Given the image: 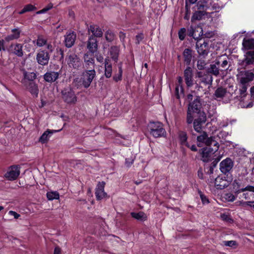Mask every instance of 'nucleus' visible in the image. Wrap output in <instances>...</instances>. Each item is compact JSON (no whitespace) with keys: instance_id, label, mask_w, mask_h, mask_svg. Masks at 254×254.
Returning a JSON list of instances; mask_svg holds the SVG:
<instances>
[{"instance_id":"36","label":"nucleus","mask_w":254,"mask_h":254,"mask_svg":"<svg viewBox=\"0 0 254 254\" xmlns=\"http://www.w3.org/2000/svg\"><path fill=\"white\" fill-rule=\"evenodd\" d=\"M243 46L246 50L254 49V39H244L243 41Z\"/></svg>"},{"instance_id":"26","label":"nucleus","mask_w":254,"mask_h":254,"mask_svg":"<svg viewBox=\"0 0 254 254\" xmlns=\"http://www.w3.org/2000/svg\"><path fill=\"white\" fill-rule=\"evenodd\" d=\"M184 95V89L182 86H176L175 87V90L174 93V96L176 97V99L178 100L177 101V108H180L181 106V103L180 100V99L182 96ZM177 107L175 106V109H176Z\"/></svg>"},{"instance_id":"51","label":"nucleus","mask_w":254,"mask_h":254,"mask_svg":"<svg viewBox=\"0 0 254 254\" xmlns=\"http://www.w3.org/2000/svg\"><path fill=\"white\" fill-rule=\"evenodd\" d=\"M236 197V195L235 194H233L232 193H228L225 194V198L228 201H231L233 202L234 201Z\"/></svg>"},{"instance_id":"5","label":"nucleus","mask_w":254,"mask_h":254,"mask_svg":"<svg viewBox=\"0 0 254 254\" xmlns=\"http://www.w3.org/2000/svg\"><path fill=\"white\" fill-rule=\"evenodd\" d=\"M65 61L70 67L78 69L82 65V61L73 52H69L65 58Z\"/></svg>"},{"instance_id":"40","label":"nucleus","mask_w":254,"mask_h":254,"mask_svg":"<svg viewBox=\"0 0 254 254\" xmlns=\"http://www.w3.org/2000/svg\"><path fill=\"white\" fill-rule=\"evenodd\" d=\"M227 90L223 87L218 88L215 91L214 96L216 98H223L226 95Z\"/></svg>"},{"instance_id":"20","label":"nucleus","mask_w":254,"mask_h":254,"mask_svg":"<svg viewBox=\"0 0 254 254\" xmlns=\"http://www.w3.org/2000/svg\"><path fill=\"white\" fill-rule=\"evenodd\" d=\"M188 32L189 36L192 37L195 40H198L203 34L202 28L198 26L194 28L192 26H190L188 30Z\"/></svg>"},{"instance_id":"53","label":"nucleus","mask_w":254,"mask_h":254,"mask_svg":"<svg viewBox=\"0 0 254 254\" xmlns=\"http://www.w3.org/2000/svg\"><path fill=\"white\" fill-rule=\"evenodd\" d=\"M221 218L223 220L225 221L226 222H231L233 221V220L231 218L230 216L226 214H221Z\"/></svg>"},{"instance_id":"3","label":"nucleus","mask_w":254,"mask_h":254,"mask_svg":"<svg viewBox=\"0 0 254 254\" xmlns=\"http://www.w3.org/2000/svg\"><path fill=\"white\" fill-rule=\"evenodd\" d=\"M148 128L150 135L155 138L164 136L166 133L163 124L159 122H150Z\"/></svg>"},{"instance_id":"27","label":"nucleus","mask_w":254,"mask_h":254,"mask_svg":"<svg viewBox=\"0 0 254 254\" xmlns=\"http://www.w3.org/2000/svg\"><path fill=\"white\" fill-rule=\"evenodd\" d=\"M88 32H91L95 37H101L103 36V32L101 29L97 25H90L88 28Z\"/></svg>"},{"instance_id":"45","label":"nucleus","mask_w":254,"mask_h":254,"mask_svg":"<svg viewBox=\"0 0 254 254\" xmlns=\"http://www.w3.org/2000/svg\"><path fill=\"white\" fill-rule=\"evenodd\" d=\"M204 15L203 11H197L194 12L191 18V21L192 22L196 20H200L202 15Z\"/></svg>"},{"instance_id":"12","label":"nucleus","mask_w":254,"mask_h":254,"mask_svg":"<svg viewBox=\"0 0 254 254\" xmlns=\"http://www.w3.org/2000/svg\"><path fill=\"white\" fill-rule=\"evenodd\" d=\"M19 174V168L17 166H12L9 167L4 176L7 180L13 181L17 178Z\"/></svg>"},{"instance_id":"56","label":"nucleus","mask_w":254,"mask_h":254,"mask_svg":"<svg viewBox=\"0 0 254 254\" xmlns=\"http://www.w3.org/2000/svg\"><path fill=\"white\" fill-rule=\"evenodd\" d=\"M143 38L144 35L142 33L137 34L135 37V43L136 44H139Z\"/></svg>"},{"instance_id":"13","label":"nucleus","mask_w":254,"mask_h":254,"mask_svg":"<svg viewBox=\"0 0 254 254\" xmlns=\"http://www.w3.org/2000/svg\"><path fill=\"white\" fill-rule=\"evenodd\" d=\"M22 83L33 95L35 97L38 96L39 90L37 84L34 81L22 80Z\"/></svg>"},{"instance_id":"22","label":"nucleus","mask_w":254,"mask_h":254,"mask_svg":"<svg viewBox=\"0 0 254 254\" xmlns=\"http://www.w3.org/2000/svg\"><path fill=\"white\" fill-rule=\"evenodd\" d=\"M76 37V34L73 32L67 33L64 36L65 46L67 48L71 47L74 44Z\"/></svg>"},{"instance_id":"54","label":"nucleus","mask_w":254,"mask_h":254,"mask_svg":"<svg viewBox=\"0 0 254 254\" xmlns=\"http://www.w3.org/2000/svg\"><path fill=\"white\" fill-rule=\"evenodd\" d=\"M199 193L202 203L203 204H208L209 201L207 197L205 195L203 194L200 191L199 192Z\"/></svg>"},{"instance_id":"8","label":"nucleus","mask_w":254,"mask_h":254,"mask_svg":"<svg viewBox=\"0 0 254 254\" xmlns=\"http://www.w3.org/2000/svg\"><path fill=\"white\" fill-rule=\"evenodd\" d=\"M62 94L63 100L68 104H74L77 101L75 93L70 88L64 89L62 91Z\"/></svg>"},{"instance_id":"2","label":"nucleus","mask_w":254,"mask_h":254,"mask_svg":"<svg viewBox=\"0 0 254 254\" xmlns=\"http://www.w3.org/2000/svg\"><path fill=\"white\" fill-rule=\"evenodd\" d=\"M191 134L194 138L196 137L197 145L198 147L203 146H212L213 145H217L218 142L216 141L213 136L208 137L207 133L205 131H202L197 134L192 131Z\"/></svg>"},{"instance_id":"41","label":"nucleus","mask_w":254,"mask_h":254,"mask_svg":"<svg viewBox=\"0 0 254 254\" xmlns=\"http://www.w3.org/2000/svg\"><path fill=\"white\" fill-rule=\"evenodd\" d=\"M196 6L197 8V9L199 10V11H204L206 10L207 9H210V5L208 3V2L205 1H199L197 3Z\"/></svg>"},{"instance_id":"55","label":"nucleus","mask_w":254,"mask_h":254,"mask_svg":"<svg viewBox=\"0 0 254 254\" xmlns=\"http://www.w3.org/2000/svg\"><path fill=\"white\" fill-rule=\"evenodd\" d=\"M24 7L25 8L26 12L32 11L37 9L34 5L31 4H27Z\"/></svg>"},{"instance_id":"24","label":"nucleus","mask_w":254,"mask_h":254,"mask_svg":"<svg viewBox=\"0 0 254 254\" xmlns=\"http://www.w3.org/2000/svg\"><path fill=\"white\" fill-rule=\"evenodd\" d=\"M97 47L96 39L93 36H90L88 40L87 48L92 54H94L97 51Z\"/></svg>"},{"instance_id":"42","label":"nucleus","mask_w":254,"mask_h":254,"mask_svg":"<svg viewBox=\"0 0 254 254\" xmlns=\"http://www.w3.org/2000/svg\"><path fill=\"white\" fill-rule=\"evenodd\" d=\"M201 81L205 85H211L213 81V77L209 73L204 74L201 77Z\"/></svg>"},{"instance_id":"38","label":"nucleus","mask_w":254,"mask_h":254,"mask_svg":"<svg viewBox=\"0 0 254 254\" xmlns=\"http://www.w3.org/2000/svg\"><path fill=\"white\" fill-rule=\"evenodd\" d=\"M130 214L133 218L139 221H145L147 219L146 215L142 211L138 213L131 212Z\"/></svg>"},{"instance_id":"28","label":"nucleus","mask_w":254,"mask_h":254,"mask_svg":"<svg viewBox=\"0 0 254 254\" xmlns=\"http://www.w3.org/2000/svg\"><path fill=\"white\" fill-rule=\"evenodd\" d=\"M184 61L187 65H189L192 57V51L191 49H185L183 53Z\"/></svg>"},{"instance_id":"15","label":"nucleus","mask_w":254,"mask_h":254,"mask_svg":"<svg viewBox=\"0 0 254 254\" xmlns=\"http://www.w3.org/2000/svg\"><path fill=\"white\" fill-rule=\"evenodd\" d=\"M33 43H36V45L39 47L46 45L47 50L51 53L54 51V48L51 43H48L47 39L42 36H39L36 40L33 41Z\"/></svg>"},{"instance_id":"4","label":"nucleus","mask_w":254,"mask_h":254,"mask_svg":"<svg viewBox=\"0 0 254 254\" xmlns=\"http://www.w3.org/2000/svg\"><path fill=\"white\" fill-rule=\"evenodd\" d=\"M203 148L201 150V160L204 162H208L213 159V154L218 150L219 145H213Z\"/></svg>"},{"instance_id":"19","label":"nucleus","mask_w":254,"mask_h":254,"mask_svg":"<svg viewBox=\"0 0 254 254\" xmlns=\"http://www.w3.org/2000/svg\"><path fill=\"white\" fill-rule=\"evenodd\" d=\"M93 54L86 53L83 57L85 67L86 69H94L95 62Z\"/></svg>"},{"instance_id":"14","label":"nucleus","mask_w":254,"mask_h":254,"mask_svg":"<svg viewBox=\"0 0 254 254\" xmlns=\"http://www.w3.org/2000/svg\"><path fill=\"white\" fill-rule=\"evenodd\" d=\"M105 186L104 182L98 183L95 190V196L97 200H101L107 196V194L104 191Z\"/></svg>"},{"instance_id":"7","label":"nucleus","mask_w":254,"mask_h":254,"mask_svg":"<svg viewBox=\"0 0 254 254\" xmlns=\"http://www.w3.org/2000/svg\"><path fill=\"white\" fill-rule=\"evenodd\" d=\"M254 79V74L250 71H244L237 75V79L240 85L250 86L249 83Z\"/></svg>"},{"instance_id":"50","label":"nucleus","mask_w":254,"mask_h":254,"mask_svg":"<svg viewBox=\"0 0 254 254\" xmlns=\"http://www.w3.org/2000/svg\"><path fill=\"white\" fill-rule=\"evenodd\" d=\"M186 29L185 28H182L180 29L178 32L179 38L181 40L185 39L186 37Z\"/></svg>"},{"instance_id":"9","label":"nucleus","mask_w":254,"mask_h":254,"mask_svg":"<svg viewBox=\"0 0 254 254\" xmlns=\"http://www.w3.org/2000/svg\"><path fill=\"white\" fill-rule=\"evenodd\" d=\"M201 103L200 98L198 96H196L191 102L189 103L188 111L193 113H196L199 116L201 115V113H204L201 111Z\"/></svg>"},{"instance_id":"44","label":"nucleus","mask_w":254,"mask_h":254,"mask_svg":"<svg viewBox=\"0 0 254 254\" xmlns=\"http://www.w3.org/2000/svg\"><path fill=\"white\" fill-rule=\"evenodd\" d=\"M47 197L48 200L58 199L59 198V194L57 191H50L47 193Z\"/></svg>"},{"instance_id":"49","label":"nucleus","mask_w":254,"mask_h":254,"mask_svg":"<svg viewBox=\"0 0 254 254\" xmlns=\"http://www.w3.org/2000/svg\"><path fill=\"white\" fill-rule=\"evenodd\" d=\"M194 113L190 112V111H187V122L188 124H190L192 123L194 118Z\"/></svg>"},{"instance_id":"17","label":"nucleus","mask_w":254,"mask_h":254,"mask_svg":"<svg viewBox=\"0 0 254 254\" xmlns=\"http://www.w3.org/2000/svg\"><path fill=\"white\" fill-rule=\"evenodd\" d=\"M233 167V162L232 160L229 158L223 160L220 164V169L224 174L229 172Z\"/></svg>"},{"instance_id":"59","label":"nucleus","mask_w":254,"mask_h":254,"mask_svg":"<svg viewBox=\"0 0 254 254\" xmlns=\"http://www.w3.org/2000/svg\"><path fill=\"white\" fill-rule=\"evenodd\" d=\"M8 214L13 216L15 219H18L20 217V215L14 211H9Z\"/></svg>"},{"instance_id":"52","label":"nucleus","mask_w":254,"mask_h":254,"mask_svg":"<svg viewBox=\"0 0 254 254\" xmlns=\"http://www.w3.org/2000/svg\"><path fill=\"white\" fill-rule=\"evenodd\" d=\"M206 63L204 60H199L197 61V67L199 70H202L205 68Z\"/></svg>"},{"instance_id":"61","label":"nucleus","mask_w":254,"mask_h":254,"mask_svg":"<svg viewBox=\"0 0 254 254\" xmlns=\"http://www.w3.org/2000/svg\"><path fill=\"white\" fill-rule=\"evenodd\" d=\"M96 58L97 61L100 63L103 62V60H104L103 56L101 55H96Z\"/></svg>"},{"instance_id":"47","label":"nucleus","mask_w":254,"mask_h":254,"mask_svg":"<svg viewBox=\"0 0 254 254\" xmlns=\"http://www.w3.org/2000/svg\"><path fill=\"white\" fill-rule=\"evenodd\" d=\"M241 87L239 89L240 94L241 98L245 97L247 95V90L249 86L246 85H240Z\"/></svg>"},{"instance_id":"16","label":"nucleus","mask_w":254,"mask_h":254,"mask_svg":"<svg viewBox=\"0 0 254 254\" xmlns=\"http://www.w3.org/2000/svg\"><path fill=\"white\" fill-rule=\"evenodd\" d=\"M230 183V181L226 179L225 176H218L214 181V184L217 189H223L228 187Z\"/></svg>"},{"instance_id":"63","label":"nucleus","mask_w":254,"mask_h":254,"mask_svg":"<svg viewBox=\"0 0 254 254\" xmlns=\"http://www.w3.org/2000/svg\"><path fill=\"white\" fill-rule=\"evenodd\" d=\"M54 254H61V249L59 247H56L54 250Z\"/></svg>"},{"instance_id":"46","label":"nucleus","mask_w":254,"mask_h":254,"mask_svg":"<svg viewBox=\"0 0 254 254\" xmlns=\"http://www.w3.org/2000/svg\"><path fill=\"white\" fill-rule=\"evenodd\" d=\"M114 33L111 30H108L105 33L106 40L108 42H112L115 38Z\"/></svg>"},{"instance_id":"57","label":"nucleus","mask_w":254,"mask_h":254,"mask_svg":"<svg viewBox=\"0 0 254 254\" xmlns=\"http://www.w3.org/2000/svg\"><path fill=\"white\" fill-rule=\"evenodd\" d=\"M224 243L225 246L231 247L236 245V242L235 241H224Z\"/></svg>"},{"instance_id":"39","label":"nucleus","mask_w":254,"mask_h":254,"mask_svg":"<svg viewBox=\"0 0 254 254\" xmlns=\"http://www.w3.org/2000/svg\"><path fill=\"white\" fill-rule=\"evenodd\" d=\"M245 62L248 65L254 63V51H249L246 53Z\"/></svg>"},{"instance_id":"29","label":"nucleus","mask_w":254,"mask_h":254,"mask_svg":"<svg viewBox=\"0 0 254 254\" xmlns=\"http://www.w3.org/2000/svg\"><path fill=\"white\" fill-rule=\"evenodd\" d=\"M179 141L181 145L190 147V144L187 141L188 136L187 133L184 131H179L178 132Z\"/></svg>"},{"instance_id":"10","label":"nucleus","mask_w":254,"mask_h":254,"mask_svg":"<svg viewBox=\"0 0 254 254\" xmlns=\"http://www.w3.org/2000/svg\"><path fill=\"white\" fill-rule=\"evenodd\" d=\"M49 53L50 52L48 50V51L43 50H39L36 56L38 63L42 65H47L50 59Z\"/></svg>"},{"instance_id":"1","label":"nucleus","mask_w":254,"mask_h":254,"mask_svg":"<svg viewBox=\"0 0 254 254\" xmlns=\"http://www.w3.org/2000/svg\"><path fill=\"white\" fill-rule=\"evenodd\" d=\"M96 76V71L94 69H86L82 74L81 77L74 79L75 86L78 88L83 85L85 88L89 87L93 80Z\"/></svg>"},{"instance_id":"34","label":"nucleus","mask_w":254,"mask_h":254,"mask_svg":"<svg viewBox=\"0 0 254 254\" xmlns=\"http://www.w3.org/2000/svg\"><path fill=\"white\" fill-rule=\"evenodd\" d=\"M242 194L238 195L239 199L244 198L247 200L254 199V191L246 190V191L242 192Z\"/></svg>"},{"instance_id":"11","label":"nucleus","mask_w":254,"mask_h":254,"mask_svg":"<svg viewBox=\"0 0 254 254\" xmlns=\"http://www.w3.org/2000/svg\"><path fill=\"white\" fill-rule=\"evenodd\" d=\"M206 118L205 113H201L198 118L195 119L193 122V128L195 131L199 133L202 132V126L206 122Z\"/></svg>"},{"instance_id":"48","label":"nucleus","mask_w":254,"mask_h":254,"mask_svg":"<svg viewBox=\"0 0 254 254\" xmlns=\"http://www.w3.org/2000/svg\"><path fill=\"white\" fill-rule=\"evenodd\" d=\"M53 7V4L51 3H49L47 6L43 8L42 9L39 10L36 12V14H40L46 12L50 9H52Z\"/></svg>"},{"instance_id":"31","label":"nucleus","mask_w":254,"mask_h":254,"mask_svg":"<svg viewBox=\"0 0 254 254\" xmlns=\"http://www.w3.org/2000/svg\"><path fill=\"white\" fill-rule=\"evenodd\" d=\"M112 66L110 63L109 58H106L105 60V75L106 78H110L112 76Z\"/></svg>"},{"instance_id":"62","label":"nucleus","mask_w":254,"mask_h":254,"mask_svg":"<svg viewBox=\"0 0 254 254\" xmlns=\"http://www.w3.org/2000/svg\"><path fill=\"white\" fill-rule=\"evenodd\" d=\"M192 99H193V96L192 94H189L187 95V100L188 102H189L190 103L191 102V101H193Z\"/></svg>"},{"instance_id":"30","label":"nucleus","mask_w":254,"mask_h":254,"mask_svg":"<svg viewBox=\"0 0 254 254\" xmlns=\"http://www.w3.org/2000/svg\"><path fill=\"white\" fill-rule=\"evenodd\" d=\"M61 129L59 130H49L48 129L46 131H45L43 134L41 136V137L39 138V141L41 142L42 143H46L48 140L49 139V137H50L51 135L53 134L54 132H57L58 131H60Z\"/></svg>"},{"instance_id":"37","label":"nucleus","mask_w":254,"mask_h":254,"mask_svg":"<svg viewBox=\"0 0 254 254\" xmlns=\"http://www.w3.org/2000/svg\"><path fill=\"white\" fill-rule=\"evenodd\" d=\"M11 32L12 34L6 37V40L9 41L19 38L21 31L18 29H12Z\"/></svg>"},{"instance_id":"6","label":"nucleus","mask_w":254,"mask_h":254,"mask_svg":"<svg viewBox=\"0 0 254 254\" xmlns=\"http://www.w3.org/2000/svg\"><path fill=\"white\" fill-rule=\"evenodd\" d=\"M232 190L237 197L242 192L246 190L254 191V186H248L246 187L242 186V181L239 179L235 180L232 184Z\"/></svg>"},{"instance_id":"21","label":"nucleus","mask_w":254,"mask_h":254,"mask_svg":"<svg viewBox=\"0 0 254 254\" xmlns=\"http://www.w3.org/2000/svg\"><path fill=\"white\" fill-rule=\"evenodd\" d=\"M196 48L197 53L200 56L205 57L207 55L209 50L207 42L204 41L203 43H200L197 41L196 44Z\"/></svg>"},{"instance_id":"33","label":"nucleus","mask_w":254,"mask_h":254,"mask_svg":"<svg viewBox=\"0 0 254 254\" xmlns=\"http://www.w3.org/2000/svg\"><path fill=\"white\" fill-rule=\"evenodd\" d=\"M220 70L219 65L216 64V61H215V63L211 64L210 67L207 69L208 73H211L215 76H217L219 74Z\"/></svg>"},{"instance_id":"64","label":"nucleus","mask_w":254,"mask_h":254,"mask_svg":"<svg viewBox=\"0 0 254 254\" xmlns=\"http://www.w3.org/2000/svg\"><path fill=\"white\" fill-rule=\"evenodd\" d=\"M246 206H250L254 208V200L247 201Z\"/></svg>"},{"instance_id":"25","label":"nucleus","mask_w":254,"mask_h":254,"mask_svg":"<svg viewBox=\"0 0 254 254\" xmlns=\"http://www.w3.org/2000/svg\"><path fill=\"white\" fill-rule=\"evenodd\" d=\"M59 72L49 71L44 75V79L48 82L52 83L55 81L59 76Z\"/></svg>"},{"instance_id":"60","label":"nucleus","mask_w":254,"mask_h":254,"mask_svg":"<svg viewBox=\"0 0 254 254\" xmlns=\"http://www.w3.org/2000/svg\"><path fill=\"white\" fill-rule=\"evenodd\" d=\"M122 75L121 74L120 75V74H118L116 75H115L113 77L114 80H115L116 81H118L119 80H121L122 79Z\"/></svg>"},{"instance_id":"58","label":"nucleus","mask_w":254,"mask_h":254,"mask_svg":"<svg viewBox=\"0 0 254 254\" xmlns=\"http://www.w3.org/2000/svg\"><path fill=\"white\" fill-rule=\"evenodd\" d=\"M133 162V160L131 158H127L126 159L125 164L127 167H129Z\"/></svg>"},{"instance_id":"32","label":"nucleus","mask_w":254,"mask_h":254,"mask_svg":"<svg viewBox=\"0 0 254 254\" xmlns=\"http://www.w3.org/2000/svg\"><path fill=\"white\" fill-rule=\"evenodd\" d=\"M11 48L12 52L18 57H21L23 55L22 44L17 43L11 45Z\"/></svg>"},{"instance_id":"18","label":"nucleus","mask_w":254,"mask_h":254,"mask_svg":"<svg viewBox=\"0 0 254 254\" xmlns=\"http://www.w3.org/2000/svg\"><path fill=\"white\" fill-rule=\"evenodd\" d=\"M184 78L187 86L191 87L193 84V80L192 69L190 67H187L184 70Z\"/></svg>"},{"instance_id":"23","label":"nucleus","mask_w":254,"mask_h":254,"mask_svg":"<svg viewBox=\"0 0 254 254\" xmlns=\"http://www.w3.org/2000/svg\"><path fill=\"white\" fill-rule=\"evenodd\" d=\"M216 64L221 67L220 71L226 70L228 69V62L227 58L225 55H222L218 57L216 60Z\"/></svg>"},{"instance_id":"35","label":"nucleus","mask_w":254,"mask_h":254,"mask_svg":"<svg viewBox=\"0 0 254 254\" xmlns=\"http://www.w3.org/2000/svg\"><path fill=\"white\" fill-rule=\"evenodd\" d=\"M110 55L111 57V58L116 62H117L119 53V49L118 47L116 46H113L110 48L109 49Z\"/></svg>"},{"instance_id":"43","label":"nucleus","mask_w":254,"mask_h":254,"mask_svg":"<svg viewBox=\"0 0 254 254\" xmlns=\"http://www.w3.org/2000/svg\"><path fill=\"white\" fill-rule=\"evenodd\" d=\"M36 74L34 72H28L25 71L24 72V78L23 80H26L27 81H33L36 78Z\"/></svg>"}]
</instances>
